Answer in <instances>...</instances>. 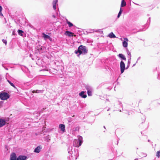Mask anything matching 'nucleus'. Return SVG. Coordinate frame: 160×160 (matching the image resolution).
Segmentation results:
<instances>
[{
	"label": "nucleus",
	"instance_id": "nucleus-1",
	"mask_svg": "<svg viewBox=\"0 0 160 160\" xmlns=\"http://www.w3.org/2000/svg\"><path fill=\"white\" fill-rule=\"evenodd\" d=\"M88 52V50L87 49L86 47L81 45L80 46L78 49L75 51V53L77 54V56L79 57V55L81 54H86Z\"/></svg>",
	"mask_w": 160,
	"mask_h": 160
},
{
	"label": "nucleus",
	"instance_id": "nucleus-2",
	"mask_svg": "<svg viewBox=\"0 0 160 160\" xmlns=\"http://www.w3.org/2000/svg\"><path fill=\"white\" fill-rule=\"evenodd\" d=\"M68 153L72 155L71 157H73V156L74 155L75 156V159H77V158L76 157V155H77L78 154V151H76L74 149H73V148L72 146H69L68 148Z\"/></svg>",
	"mask_w": 160,
	"mask_h": 160
},
{
	"label": "nucleus",
	"instance_id": "nucleus-3",
	"mask_svg": "<svg viewBox=\"0 0 160 160\" xmlns=\"http://www.w3.org/2000/svg\"><path fill=\"white\" fill-rule=\"evenodd\" d=\"M83 142L82 138L81 136H79L78 138V140H75L74 141L73 145L75 147H79L82 144Z\"/></svg>",
	"mask_w": 160,
	"mask_h": 160
},
{
	"label": "nucleus",
	"instance_id": "nucleus-4",
	"mask_svg": "<svg viewBox=\"0 0 160 160\" xmlns=\"http://www.w3.org/2000/svg\"><path fill=\"white\" fill-rule=\"evenodd\" d=\"M35 81L36 84L42 85L44 82L45 80L42 76H40L36 78H35Z\"/></svg>",
	"mask_w": 160,
	"mask_h": 160
},
{
	"label": "nucleus",
	"instance_id": "nucleus-5",
	"mask_svg": "<svg viewBox=\"0 0 160 160\" xmlns=\"http://www.w3.org/2000/svg\"><path fill=\"white\" fill-rule=\"evenodd\" d=\"M9 94L6 92H2L0 93V98L2 100H6L9 98Z\"/></svg>",
	"mask_w": 160,
	"mask_h": 160
},
{
	"label": "nucleus",
	"instance_id": "nucleus-6",
	"mask_svg": "<svg viewBox=\"0 0 160 160\" xmlns=\"http://www.w3.org/2000/svg\"><path fill=\"white\" fill-rule=\"evenodd\" d=\"M85 87L86 89L87 90L88 95L89 96H92V92L93 91L92 87L88 85H86L85 86Z\"/></svg>",
	"mask_w": 160,
	"mask_h": 160
},
{
	"label": "nucleus",
	"instance_id": "nucleus-7",
	"mask_svg": "<svg viewBox=\"0 0 160 160\" xmlns=\"http://www.w3.org/2000/svg\"><path fill=\"white\" fill-rule=\"evenodd\" d=\"M120 67L121 73H122L125 69V63L122 60L120 62Z\"/></svg>",
	"mask_w": 160,
	"mask_h": 160
},
{
	"label": "nucleus",
	"instance_id": "nucleus-8",
	"mask_svg": "<svg viewBox=\"0 0 160 160\" xmlns=\"http://www.w3.org/2000/svg\"><path fill=\"white\" fill-rule=\"evenodd\" d=\"M6 122L5 119L0 118V128L6 125Z\"/></svg>",
	"mask_w": 160,
	"mask_h": 160
},
{
	"label": "nucleus",
	"instance_id": "nucleus-9",
	"mask_svg": "<svg viewBox=\"0 0 160 160\" xmlns=\"http://www.w3.org/2000/svg\"><path fill=\"white\" fill-rule=\"evenodd\" d=\"M27 157L25 155H19L17 158V160H26Z\"/></svg>",
	"mask_w": 160,
	"mask_h": 160
},
{
	"label": "nucleus",
	"instance_id": "nucleus-10",
	"mask_svg": "<svg viewBox=\"0 0 160 160\" xmlns=\"http://www.w3.org/2000/svg\"><path fill=\"white\" fill-rule=\"evenodd\" d=\"M65 125L63 124H60L59 125V128L60 129L61 131L63 132H65Z\"/></svg>",
	"mask_w": 160,
	"mask_h": 160
},
{
	"label": "nucleus",
	"instance_id": "nucleus-11",
	"mask_svg": "<svg viewBox=\"0 0 160 160\" xmlns=\"http://www.w3.org/2000/svg\"><path fill=\"white\" fill-rule=\"evenodd\" d=\"M10 160H17V156L14 152H13L11 154Z\"/></svg>",
	"mask_w": 160,
	"mask_h": 160
},
{
	"label": "nucleus",
	"instance_id": "nucleus-12",
	"mask_svg": "<svg viewBox=\"0 0 160 160\" xmlns=\"http://www.w3.org/2000/svg\"><path fill=\"white\" fill-rule=\"evenodd\" d=\"M79 95L82 98H85L87 97L86 93V92L82 91L79 93Z\"/></svg>",
	"mask_w": 160,
	"mask_h": 160
},
{
	"label": "nucleus",
	"instance_id": "nucleus-13",
	"mask_svg": "<svg viewBox=\"0 0 160 160\" xmlns=\"http://www.w3.org/2000/svg\"><path fill=\"white\" fill-rule=\"evenodd\" d=\"M65 34L69 37H73L74 36V33L68 31H66L65 32Z\"/></svg>",
	"mask_w": 160,
	"mask_h": 160
},
{
	"label": "nucleus",
	"instance_id": "nucleus-14",
	"mask_svg": "<svg viewBox=\"0 0 160 160\" xmlns=\"http://www.w3.org/2000/svg\"><path fill=\"white\" fill-rule=\"evenodd\" d=\"M42 147L41 146H39L36 147L34 150V152L37 153H39L41 151Z\"/></svg>",
	"mask_w": 160,
	"mask_h": 160
},
{
	"label": "nucleus",
	"instance_id": "nucleus-15",
	"mask_svg": "<svg viewBox=\"0 0 160 160\" xmlns=\"http://www.w3.org/2000/svg\"><path fill=\"white\" fill-rule=\"evenodd\" d=\"M58 0H53L52 2L53 8L55 10L56 9V5L58 2Z\"/></svg>",
	"mask_w": 160,
	"mask_h": 160
},
{
	"label": "nucleus",
	"instance_id": "nucleus-16",
	"mask_svg": "<svg viewBox=\"0 0 160 160\" xmlns=\"http://www.w3.org/2000/svg\"><path fill=\"white\" fill-rule=\"evenodd\" d=\"M118 56L122 60L126 61V58L125 56L122 53H120L118 55Z\"/></svg>",
	"mask_w": 160,
	"mask_h": 160
},
{
	"label": "nucleus",
	"instance_id": "nucleus-17",
	"mask_svg": "<svg viewBox=\"0 0 160 160\" xmlns=\"http://www.w3.org/2000/svg\"><path fill=\"white\" fill-rule=\"evenodd\" d=\"M43 90H34L32 91V93H42L43 92Z\"/></svg>",
	"mask_w": 160,
	"mask_h": 160
},
{
	"label": "nucleus",
	"instance_id": "nucleus-18",
	"mask_svg": "<svg viewBox=\"0 0 160 160\" xmlns=\"http://www.w3.org/2000/svg\"><path fill=\"white\" fill-rule=\"evenodd\" d=\"M108 36L111 38H116V36L112 32L108 34Z\"/></svg>",
	"mask_w": 160,
	"mask_h": 160
},
{
	"label": "nucleus",
	"instance_id": "nucleus-19",
	"mask_svg": "<svg viewBox=\"0 0 160 160\" xmlns=\"http://www.w3.org/2000/svg\"><path fill=\"white\" fill-rule=\"evenodd\" d=\"M42 34L43 35V37L45 40L50 38V37L49 36L46 35L44 33H43Z\"/></svg>",
	"mask_w": 160,
	"mask_h": 160
},
{
	"label": "nucleus",
	"instance_id": "nucleus-20",
	"mask_svg": "<svg viewBox=\"0 0 160 160\" xmlns=\"http://www.w3.org/2000/svg\"><path fill=\"white\" fill-rule=\"evenodd\" d=\"M18 32L19 35L22 36H23V34L24 33V32L21 30H18Z\"/></svg>",
	"mask_w": 160,
	"mask_h": 160
},
{
	"label": "nucleus",
	"instance_id": "nucleus-21",
	"mask_svg": "<svg viewBox=\"0 0 160 160\" xmlns=\"http://www.w3.org/2000/svg\"><path fill=\"white\" fill-rule=\"evenodd\" d=\"M126 2L125 0H122L121 5V7H123L126 6Z\"/></svg>",
	"mask_w": 160,
	"mask_h": 160
},
{
	"label": "nucleus",
	"instance_id": "nucleus-22",
	"mask_svg": "<svg viewBox=\"0 0 160 160\" xmlns=\"http://www.w3.org/2000/svg\"><path fill=\"white\" fill-rule=\"evenodd\" d=\"M67 23L68 24V26L69 27H71L73 26V24L69 21L67 19H66Z\"/></svg>",
	"mask_w": 160,
	"mask_h": 160
},
{
	"label": "nucleus",
	"instance_id": "nucleus-23",
	"mask_svg": "<svg viewBox=\"0 0 160 160\" xmlns=\"http://www.w3.org/2000/svg\"><path fill=\"white\" fill-rule=\"evenodd\" d=\"M122 45H123V47H124L125 48H126L128 46V44L127 42L126 41H124L122 42Z\"/></svg>",
	"mask_w": 160,
	"mask_h": 160
},
{
	"label": "nucleus",
	"instance_id": "nucleus-24",
	"mask_svg": "<svg viewBox=\"0 0 160 160\" xmlns=\"http://www.w3.org/2000/svg\"><path fill=\"white\" fill-rule=\"evenodd\" d=\"M122 10L121 8H120V11L119 12V13H118V16H117V18H119L120 17V16L122 13Z\"/></svg>",
	"mask_w": 160,
	"mask_h": 160
},
{
	"label": "nucleus",
	"instance_id": "nucleus-25",
	"mask_svg": "<svg viewBox=\"0 0 160 160\" xmlns=\"http://www.w3.org/2000/svg\"><path fill=\"white\" fill-rule=\"evenodd\" d=\"M7 81L11 86L13 87L14 88H16V87L12 83L10 80H7Z\"/></svg>",
	"mask_w": 160,
	"mask_h": 160
},
{
	"label": "nucleus",
	"instance_id": "nucleus-26",
	"mask_svg": "<svg viewBox=\"0 0 160 160\" xmlns=\"http://www.w3.org/2000/svg\"><path fill=\"white\" fill-rule=\"evenodd\" d=\"M150 21H151V20H150V18H149L148 20L147 21V24H146V25H145V26H147V28L148 27L150 23Z\"/></svg>",
	"mask_w": 160,
	"mask_h": 160
},
{
	"label": "nucleus",
	"instance_id": "nucleus-27",
	"mask_svg": "<svg viewBox=\"0 0 160 160\" xmlns=\"http://www.w3.org/2000/svg\"><path fill=\"white\" fill-rule=\"evenodd\" d=\"M160 151H157V152L156 156L158 158H159L160 157Z\"/></svg>",
	"mask_w": 160,
	"mask_h": 160
},
{
	"label": "nucleus",
	"instance_id": "nucleus-28",
	"mask_svg": "<svg viewBox=\"0 0 160 160\" xmlns=\"http://www.w3.org/2000/svg\"><path fill=\"white\" fill-rule=\"evenodd\" d=\"M2 8L1 6H0V16H3V14L2 13Z\"/></svg>",
	"mask_w": 160,
	"mask_h": 160
},
{
	"label": "nucleus",
	"instance_id": "nucleus-29",
	"mask_svg": "<svg viewBox=\"0 0 160 160\" xmlns=\"http://www.w3.org/2000/svg\"><path fill=\"white\" fill-rule=\"evenodd\" d=\"M118 104V105H119V107H122V104L121 103V102H120L119 101H118L117 102Z\"/></svg>",
	"mask_w": 160,
	"mask_h": 160
},
{
	"label": "nucleus",
	"instance_id": "nucleus-30",
	"mask_svg": "<svg viewBox=\"0 0 160 160\" xmlns=\"http://www.w3.org/2000/svg\"><path fill=\"white\" fill-rule=\"evenodd\" d=\"M50 69H49V68H46L45 69H43L41 70V71H48V72H50Z\"/></svg>",
	"mask_w": 160,
	"mask_h": 160
},
{
	"label": "nucleus",
	"instance_id": "nucleus-31",
	"mask_svg": "<svg viewBox=\"0 0 160 160\" xmlns=\"http://www.w3.org/2000/svg\"><path fill=\"white\" fill-rule=\"evenodd\" d=\"M127 51L128 55L130 56H131L130 52L129 51V50L128 49L127 50Z\"/></svg>",
	"mask_w": 160,
	"mask_h": 160
},
{
	"label": "nucleus",
	"instance_id": "nucleus-32",
	"mask_svg": "<svg viewBox=\"0 0 160 160\" xmlns=\"http://www.w3.org/2000/svg\"><path fill=\"white\" fill-rule=\"evenodd\" d=\"M141 154L144 157H146L147 156V154L145 153H142Z\"/></svg>",
	"mask_w": 160,
	"mask_h": 160
},
{
	"label": "nucleus",
	"instance_id": "nucleus-33",
	"mask_svg": "<svg viewBox=\"0 0 160 160\" xmlns=\"http://www.w3.org/2000/svg\"><path fill=\"white\" fill-rule=\"evenodd\" d=\"M2 42H3V43H5V44L6 45L7 44V41L5 40H4V39H3L2 40Z\"/></svg>",
	"mask_w": 160,
	"mask_h": 160
},
{
	"label": "nucleus",
	"instance_id": "nucleus-34",
	"mask_svg": "<svg viewBox=\"0 0 160 160\" xmlns=\"http://www.w3.org/2000/svg\"><path fill=\"white\" fill-rule=\"evenodd\" d=\"M158 79H160V73H158V77H157Z\"/></svg>",
	"mask_w": 160,
	"mask_h": 160
},
{
	"label": "nucleus",
	"instance_id": "nucleus-35",
	"mask_svg": "<svg viewBox=\"0 0 160 160\" xmlns=\"http://www.w3.org/2000/svg\"><path fill=\"white\" fill-rule=\"evenodd\" d=\"M12 34L13 35H15V30H13Z\"/></svg>",
	"mask_w": 160,
	"mask_h": 160
},
{
	"label": "nucleus",
	"instance_id": "nucleus-36",
	"mask_svg": "<svg viewBox=\"0 0 160 160\" xmlns=\"http://www.w3.org/2000/svg\"><path fill=\"white\" fill-rule=\"evenodd\" d=\"M128 58H129V59H128V60H129V61L131 60V56H128Z\"/></svg>",
	"mask_w": 160,
	"mask_h": 160
},
{
	"label": "nucleus",
	"instance_id": "nucleus-37",
	"mask_svg": "<svg viewBox=\"0 0 160 160\" xmlns=\"http://www.w3.org/2000/svg\"><path fill=\"white\" fill-rule=\"evenodd\" d=\"M131 61L128 60V64L130 65Z\"/></svg>",
	"mask_w": 160,
	"mask_h": 160
},
{
	"label": "nucleus",
	"instance_id": "nucleus-38",
	"mask_svg": "<svg viewBox=\"0 0 160 160\" xmlns=\"http://www.w3.org/2000/svg\"><path fill=\"white\" fill-rule=\"evenodd\" d=\"M130 65L128 64H127V66L126 68H125L126 69H127L129 67Z\"/></svg>",
	"mask_w": 160,
	"mask_h": 160
},
{
	"label": "nucleus",
	"instance_id": "nucleus-39",
	"mask_svg": "<svg viewBox=\"0 0 160 160\" xmlns=\"http://www.w3.org/2000/svg\"><path fill=\"white\" fill-rule=\"evenodd\" d=\"M145 31V30H144L143 29H142V30H140L138 31H137V32H141V31Z\"/></svg>",
	"mask_w": 160,
	"mask_h": 160
},
{
	"label": "nucleus",
	"instance_id": "nucleus-40",
	"mask_svg": "<svg viewBox=\"0 0 160 160\" xmlns=\"http://www.w3.org/2000/svg\"><path fill=\"white\" fill-rule=\"evenodd\" d=\"M124 39L125 40V41H128V39L127 38H124Z\"/></svg>",
	"mask_w": 160,
	"mask_h": 160
},
{
	"label": "nucleus",
	"instance_id": "nucleus-41",
	"mask_svg": "<svg viewBox=\"0 0 160 160\" xmlns=\"http://www.w3.org/2000/svg\"><path fill=\"white\" fill-rule=\"evenodd\" d=\"M103 85V83H101L100 84V85H99V86H98V87H101L102 86V85Z\"/></svg>",
	"mask_w": 160,
	"mask_h": 160
},
{
	"label": "nucleus",
	"instance_id": "nucleus-42",
	"mask_svg": "<svg viewBox=\"0 0 160 160\" xmlns=\"http://www.w3.org/2000/svg\"><path fill=\"white\" fill-rule=\"evenodd\" d=\"M52 17L53 18H56V16L55 15H52Z\"/></svg>",
	"mask_w": 160,
	"mask_h": 160
},
{
	"label": "nucleus",
	"instance_id": "nucleus-43",
	"mask_svg": "<svg viewBox=\"0 0 160 160\" xmlns=\"http://www.w3.org/2000/svg\"><path fill=\"white\" fill-rule=\"evenodd\" d=\"M32 54H30V55H29V57H31V58H32Z\"/></svg>",
	"mask_w": 160,
	"mask_h": 160
},
{
	"label": "nucleus",
	"instance_id": "nucleus-44",
	"mask_svg": "<svg viewBox=\"0 0 160 160\" xmlns=\"http://www.w3.org/2000/svg\"><path fill=\"white\" fill-rule=\"evenodd\" d=\"M42 47H40V48H38V51H39V49H40L41 50H42Z\"/></svg>",
	"mask_w": 160,
	"mask_h": 160
},
{
	"label": "nucleus",
	"instance_id": "nucleus-45",
	"mask_svg": "<svg viewBox=\"0 0 160 160\" xmlns=\"http://www.w3.org/2000/svg\"><path fill=\"white\" fill-rule=\"evenodd\" d=\"M1 79H2L1 76V75H0V82H1Z\"/></svg>",
	"mask_w": 160,
	"mask_h": 160
},
{
	"label": "nucleus",
	"instance_id": "nucleus-46",
	"mask_svg": "<svg viewBox=\"0 0 160 160\" xmlns=\"http://www.w3.org/2000/svg\"><path fill=\"white\" fill-rule=\"evenodd\" d=\"M49 40H50V41H51L52 40V38L50 37V39H48Z\"/></svg>",
	"mask_w": 160,
	"mask_h": 160
},
{
	"label": "nucleus",
	"instance_id": "nucleus-47",
	"mask_svg": "<svg viewBox=\"0 0 160 160\" xmlns=\"http://www.w3.org/2000/svg\"><path fill=\"white\" fill-rule=\"evenodd\" d=\"M136 63H135L133 65V66H132V67H134V66H135V65H136Z\"/></svg>",
	"mask_w": 160,
	"mask_h": 160
},
{
	"label": "nucleus",
	"instance_id": "nucleus-48",
	"mask_svg": "<svg viewBox=\"0 0 160 160\" xmlns=\"http://www.w3.org/2000/svg\"><path fill=\"white\" fill-rule=\"evenodd\" d=\"M110 108H109L107 109V111H109V110H110Z\"/></svg>",
	"mask_w": 160,
	"mask_h": 160
},
{
	"label": "nucleus",
	"instance_id": "nucleus-49",
	"mask_svg": "<svg viewBox=\"0 0 160 160\" xmlns=\"http://www.w3.org/2000/svg\"><path fill=\"white\" fill-rule=\"evenodd\" d=\"M140 57H138V58L137 59V60H139L140 59Z\"/></svg>",
	"mask_w": 160,
	"mask_h": 160
},
{
	"label": "nucleus",
	"instance_id": "nucleus-50",
	"mask_svg": "<svg viewBox=\"0 0 160 160\" xmlns=\"http://www.w3.org/2000/svg\"><path fill=\"white\" fill-rule=\"evenodd\" d=\"M118 140L117 142V144H118Z\"/></svg>",
	"mask_w": 160,
	"mask_h": 160
},
{
	"label": "nucleus",
	"instance_id": "nucleus-51",
	"mask_svg": "<svg viewBox=\"0 0 160 160\" xmlns=\"http://www.w3.org/2000/svg\"><path fill=\"white\" fill-rule=\"evenodd\" d=\"M138 60H137V61H136V64L138 62Z\"/></svg>",
	"mask_w": 160,
	"mask_h": 160
},
{
	"label": "nucleus",
	"instance_id": "nucleus-52",
	"mask_svg": "<svg viewBox=\"0 0 160 160\" xmlns=\"http://www.w3.org/2000/svg\"><path fill=\"white\" fill-rule=\"evenodd\" d=\"M134 160H138L137 158H136Z\"/></svg>",
	"mask_w": 160,
	"mask_h": 160
},
{
	"label": "nucleus",
	"instance_id": "nucleus-53",
	"mask_svg": "<svg viewBox=\"0 0 160 160\" xmlns=\"http://www.w3.org/2000/svg\"><path fill=\"white\" fill-rule=\"evenodd\" d=\"M5 68L6 69V70H8V69L7 68Z\"/></svg>",
	"mask_w": 160,
	"mask_h": 160
},
{
	"label": "nucleus",
	"instance_id": "nucleus-54",
	"mask_svg": "<svg viewBox=\"0 0 160 160\" xmlns=\"http://www.w3.org/2000/svg\"><path fill=\"white\" fill-rule=\"evenodd\" d=\"M104 128L106 129V128H105V127L104 126Z\"/></svg>",
	"mask_w": 160,
	"mask_h": 160
},
{
	"label": "nucleus",
	"instance_id": "nucleus-55",
	"mask_svg": "<svg viewBox=\"0 0 160 160\" xmlns=\"http://www.w3.org/2000/svg\"><path fill=\"white\" fill-rule=\"evenodd\" d=\"M148 142H149L150 141V140H148Z\"/></svg>",
	"mask_w": 160,
	"mask_h": 160
},
{
	"label": "nucleus",
	"instance_id": "nucleus-56",
	"mask_svg": "<svg viewBox=\"0 0 160 160\" xmlns=\"http://www.w3.org/2000/svg\"><path fill=\"white\" fill-rule=\"evenodd\" d=\"M2 66L3 67H4L3 66V64H2Z\"/></svg>",
	"mask_w": 160,
	"mask_h": 160
},
{
	"label": "nucleus",
	"instance_id": "nucleus-57",
	"mask_svg": "<svg viewBox=\"0 0 160 160\" xmlns=\"http://www.w3.org/2000/svg\"><path fill=\"white\" fill-rule=\"evenodd\" d=\"M32 60H33V59L32 58Z\"/></svg>",
	"mask_w": 160,
	"mask_h": 160
}]
</instances>
